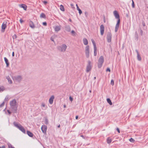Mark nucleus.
Listing matches in <instances>:
<instances>
[{
    "instance_id": "obj_12",
    "label": "nucleus",
    "mask_w": 148,
    "mask_h": 148,
    "mask_svg": "<svg viewBox=\"0 0 148 148\" xmlns=\"http://www.w3.org/2000/svg\"><path fill=\"white\" fill-rule=\"evenodd\" d=\"M41 130L43 133H45L46 132L47 127L45 125H43L41 127Z\"/></svg>"
},
{
    "instance_id": "obj_51",
    "label": "nucleus",
    "mask_w": 148,
    "mask_h": 148,
    "mask_svg": "<svg viewBox=\"0 0 148 148\" xmlns=\"http://www.w3.org/2000/svg\"><path fill=\"white\" fill-rule=\"evenodd\" d=\"M136 52L137 53V55L138 54H139V53H138V51L137 50H136Z\"/></svg>"
},
{
    "instance_id": "obj_49",
    "label": "nucleus",
    "mask_w": 148,
    "mask_h": 148,
    "mask_svg": "<svg viewBox=\"0 0 148 148\" xmlns=\"http://www.w3.org/2000/svg\"><path fill=\"white\" fill-rule=\"evenodd\" d=\"M43 3L45 4H47V2L46 1H43Z\"/></svg>"
},
{
    "instance_id": "obj_21",
    "label": "nucleus",
    "mask_w": 148,
    "mask_h": 148,
    "mask_svg": "<svg viewBox=\"0 0 148 148\" xmlns=\"http://www.w3.org/2000/svg\"><path fill=\"white\" fill-rule=\"evenodd\" d=\"M6 78L7 79V80H8V82L10 84H12V80H11V79L10 78V77L9 76H7L6 77Z\"/></svg>"
},
{
    "instance_id": "obj_59",
    "label": "nucleus",
    "mask_w": 148,
    "mask_h": 148,
    "mask_svg": "<svg viewBox=\"0 0 148 148\" xmlns=\"http://www.w3.org/2000/svg\"><path fill=\"white\" fill-rule=\"evenodd\" d=\"M69 21L70 22H71V21H72V20H71V19H69Z\"/></svg>"
},
{
    "instance_id": "obj_16",
    "label": "nucleus",
    "mask_w": 148,
    "mask_h": 148,
    "mask_svg": "<svg viewBox=\"0 0 148 148\" xmlns=\"http://www.w3.org/2000/svg\"><path fill=\"white\" fill-rule=\"evenodd\" d=\"M64 29L65 30L68 32H70L71 31V28L69 25H65L64 27Z\"/></svg>"
},
{
    "instance_id": "obj_36",
    "label": "nucleus",
    "mask_w": 148,
    "mask_h": 148,
    "mask_svg": "<svg viewBox=\"0 0 148 148\" xmlns=\"http://www.w3.org/2000/svg\"><path fill=\"white\" fill-rule=\"evenodd\" d=\"M111 84L112 86H113L114 84V81L112 79L111 81Z\"/></svg>"
},
{
    "instance_id": "obj_33",
    "label": "nucleus",
    "mask_w": 148,
    "mask_h": 148,
    "mask_svg": "<svg viewBox=\"0 0 148 148\" xmlns=\"http://www.w3.org/2000/svg\"><path fill=\"white\" fill-rule=\"evenodd\" d=\"M9 97L8 96H6L4 100V101H8L9 100Z\"/></svg>"
},
{
    "instance_id": "obj_22",
    "label": "nucleus",
    "mask_w": 148,
    "mask_h": 148,
    "mask_svg": "<svg viewBox=\"0 0 148 148\" xmlns=\"http://www.w3.org/2000/svg\"><path fill=\"white\" fill-rule=\"evenodd\" d=\"M27 134L30 137H32L33 136V133L29 131H27Z\"/></svg>"
},
{
    "instance_id": "obj_43",
    "label": "nucleus",
    "mask_w": 148,
    "mask_h": 148,
    "mask_svg": "<svg viewBox=\"0 0 148 148\" xmlns=\"http://www.w3.org/2000/svg\"><path fill=\"white\" fill-rule=\"evenodd\" d=\"M7 112L9 115H10L11 114V112L9 110H7Z\"/></svg>"
},
{
    "instance_id": "obj_60",
    "label": "nucleus",
    "mask_w": 148,
    "mask_h": 148,
    "mask_svg": "<svg viewBox=\"0 0 148 148\" xmlns=\"http://www.w3.org/2000/svg\"><path fill=\"white\" fill-rule=\"evenodd\" d=\"M76 6H77H77H78V5L77 4H76Z\"/></svg>"
},
{
    "instance_id": "obj_52",
    "label": "nucleus",
    "mask_w": 148,
    "mask_h": 148,
    "mask_svg": "<svg viewBox=\"0 0 148 148\" xmlns=\"http://www.w3.org/2000/svg\"><path fill=\"white\" fill-rule=\"evenodd\" d=\"M12 56L13 57H14V52H13L12 53Z\"/></svg>"
},
{
    "instance_id": "obj_50",
    "label": "nucleus",
    "mask_w": 148,
    "mask_h": 148,
    "mask_svg": "<svg viewBox=\"0 0 148 148\" xmlns=\"http://www.w3.org/2000/svg\"><path fill=\"white\" fill-rule=\"evenodd\" d=\"M116 130L118 133H119L120 132L119 129L118 128H117Z\"/></svg>"
},
{
    "instance_id": "obj_58",
    "label": "nucleus",
    "mask_w": 148,
    "mask_h": 148,
    "mask_svg": "<svg viewBox=\"0 0 148 148\" xmlns=\"http://www.w3.org/2000/svg\"><path fill=\"white\" fill-rule=\"evenodd\" d=\"M60 127V125H58V128Z\"/></svg>"
},
{
    "instance_id": "obj_32",
    "label": "nucleus",
    "mask_w": 148,
    "mask_h": 148,
    "mask_svg": "<svg viewBox=\"0 0 148 148\" xmlns=\"http://www.w3.org/2000/svg\"><path fill=\"white\" fill-rule=\"evenodd\" d=\"M91 41L92 42V43L93 44L94 47H95H95H97L95 43V42L94 41V40L93 39H91Z\"/></svg>"
},
{
    "instance_id": "obj_4",
    "label": "nucleus",
    "mask_w": 148,
    "mask_h": 148,
    "mask_svg": "<svg viewBox=\"0 0 148 148\" xmlns=\"http://www.w3.org/2000/svg\"><path fill=\"white\" fill-rule=\"evenodd\" d=\"M22 76L20 75H18L14 76L13 79L14 81L18 82H20L23 79Z\"/></svg>"
},
{
    "instance_id": "obj_40",
    "label": "nucleus",
    "mask_w": 148,
    "mask_h": 148,
    "mask_svg": "<svg viewBox=\"0 0 148 148\" xmlns=\"http://www.w3.org/2000/svg\"><path fill=\"white\" fill-rule=\"evenodd\" d=\"M41 107H45V104L44 103H42L41 104Z\"/></svg>"
},
{
    "instance_id": "obj_37",
    "label": "nucleus",
    "mask_w": 148,
    "mask_h": 148,
    "mask_svg": "<svg viewBox=\"0 0 148 148\" xmlns=\"http://www.w3.org/2000/svg\"><path fill=\"white\" fill-rule=\"evenodd\" d=\"M17 37L16 35V34H14L12 36V38L13 39H16Z\"/></svg>"
},
{
    "instance_id": "obj_47",
    "label": "nucleus",
    "mask_w": 148,
    "mask_h": 148,
    "mask_svg": "<svg viewBox=\"0 0 148 148\" xmlns=\"http://www.w3.org/2000/svg\"><path fill=\"white\" fill-rule=\"evenodd\" d=\"M20 22L21 23H22L23 22V21L21 19L20 20Z\"/></svg>"
},
{
    "instance_id": "obj_7",
    "label": "nucleus",
    "mask_w": 148,
    "mask_h": 148,
    "mask_svg": "<svg viewBox=\"0 0 148 148\" xmlns=\"http://www.w3.org/2000/svg\"><path fill=\"white\" fill-rule=\"evenodd\" d=\"M85 53L86 56L87 58H88L90 56L89 47L88 45L85 47Z\"/></svg>"
},
{
    "instance_id": "obj_15",
    "label": "nucleus",
    "mask_w": 148,
    "mask_h": 148,
    "mask_svg": "<svg viewBox=\"0 0 148 148\" xmlns=\"http://www.w3.org/2000/svg\"><path fill=\"white\" fill-rule=\"evenodd\" d=\"M54 99V96L53 95H52L49 100V102L50 104H52L53 103V100Z\"/></svg>"
},
{
    "instance_id": "obj_19",
    "label": "nucleus",
    "mask_w": 148,
    "mask_h": 148,
    "mask_svg": "<svg viewBox=\"0 0 148 148\" xmlns=\"http://www.w3.org/2000/svg\"><path fill=\"white\" fill-rule=\"evenodd\" d=\"M29 26L32 28H34L35 27L34 24L32 21H30L29 23Z\"/></svg>"
},
{
    "instance_id": "obj_31",
    "label": "nucleus",
    "mask_w": 148,
    "mask_h": 148,
    "mask_svg": "<svg viewBox=\"0 0 148 148\" xmlns=\"http://www.w3.org/2000/svg\"><path fill=\"white\" fill-rule=\"evenodd\" d=\"M137 59L139 61H140L141 60V58L140 57V55L139 54H138L137 55Z\"/></svg>"
},
{
    "instance_id": "obj_64",
    "label": "nucleus",
    "mask_w": 148,
    "mask_h": 148,
    "mask_svg": "<svg viewBox=\"0 0 148 148\" xmlns=\"http://www.w3.org/2000/svg\"><path fill=\"white\" fill-rule=\"evenodd\" d=\"M90 92H91V90H90Z\"/></svg>"
},
{
    "instance_id": "obj_11",
    "label": "nucleus",
    "mask_w": 148,
    "mask_h": 148,
    "mask_svg": "<svg viewBox=\"0 0 148 148\" xmlns=\"http://www.w3.org/2000/svg\"><path fill=\"white\" fill-rule=\"evenodd\" d=\"M6 23V22H4L3 23L1 26L2 32H4V30L5 29L7 26Z\"/></svg>"
},
{
    "instance_id": "obj_14",
    "label": "nucleus",
    "mask_w": 148,
    "mask_h": 148,
    "mask_svg": "<svg viewBox=\"0 0 148 148\" xmlns=\"http://www.w3.org/2000/svg\"><path fill=\"white\" fill-rule=\"evenodd\" d=\"M113 13L116 18L118 20L119 19H120L119 14H118V12L116 11L115 10L114 11Z\"/></svg>"
},
{
    "instance_id": "obj_8",
    "label": "nucleus",
    "mask_w": 148,
    "mask_h": 148,
    "mask_svg": "<svg viewBox=\"0 0 148 148\" xmlns=\"http://www.w3.org/2000/svg\"><path fill=\"white\" fill-rule=\"evenodd\" d=\"M112 34L110 32H108V33L107 36V41L108 42H110L111 41Z\"/></svg>"
},
{
    "instance_id": "obj_45",
    "label": "nucleus",
    "mask_w": 148,
    "mask_h": 148,
    "mask_svg": "<svg viewBox=\"0 0 148 148\" xmlns=\"http://www.w3.org/2000/svg\"><path fill=\"white\" fill-rule=\"evenodd\" d=\"M0 148H5V145H3L1 147L0 146Z\"/></svg>"
},
{
    "instance_id": "obj_9",
    "label": "nucleus",
    "mask_w": 148,
    "mask_h": 148,
    "mask_svg": "<svg viewBox=\"0 0 148 148\" xmlns=\"http://www.w3.org/2000/svg\"><path fill=\"white\" fill-rule=\"evenodd\" d=\"M120 23V19H119L117 21V23L115 27V32H116L117 31L118 28L119 27V24Z\"/></svg>"
},
{
    "instance_id": "obj_18",
    "label": "nucleus",
    "mask_w": 148,
    "mask_h": 148,
    "mask_svg": "<svg viewBox=\"0 0 148 148\" xmlns=\"http://www.w3.org/2000/svg\"><path fill=\"white\" fill-rule=\"evenodd\" d=\"M19 6L21 8H23L24 10H26L27 9V6L24 4L19 5Z\"/></svg>"
},
{
    "instance_id": "obj_62",
    "label": "nucleus",
    "mask_w": 148,
    "mask_h": 148,
    "mask_svg": "<svg viewBox=\"0 0 148 148\" xmlns=\"http://www.w3.org/2000/svg\"><path fill=\"white\" fill-rule=\"evenodd\" d=\"M96 77H94V79H96Z\"/></svg>"
},
{
    "instance_id": "obj_54",
    "label": "nucleus",
    "mask_w": 148,
    "mask_h": 148,
    "mask_svg": "<svg viewBox=\"0 0 148 148\" xmlns=\"http://www.w3.org/2000/svg\"><path fill=\"white\" fill-rule=\"evenodd\" d=\"M78 118V116H76L75 117V119H77Z\"/></svg>"
},
{
    "instance_id": "obj_3",
    "label": "nucleus",
    "mask_w": 148,
    "mask_h": 148,
    "mask_svg": "<svg viewBox=\"0 0 148 148\" xmlns=\"http://www.w3.org/2000/svg\"><path fill=\"white\" fill-rule=\"evenodd\" d=\"M104 62V59L103 57L102 56H101L99 57L98 60V66L99 68H100L101 67Z\"/></svg>"
},
{
    "instance_id": "obj_57",
    "label": "nucleus",
    "mask_w": 148,
    "mask_h": 148,
    "mask_svg": "<svg viewBox=\"0 0 148 148\" xmlns=\"http://www.w3.org/2000/svg\"><path fill=\"white\" fill-rule=\"evenodd\" d=\"M81 136L83 138H84V137L83 135H81Z\"/></svg>"
},
{
    "instance_id": "obj_2",
    "label": "nucleus",
    "mask_w": 148,
    "mask_h": 148,
    "mask_svg": "<svg viewBox=\"0 0 148 148\" xmlns=\"http://www.w3.org/2000/svg\"><path fill=\"white\" fill-rule=\"evenodd\" d=\"M13 124L14 126L19 129L20 131L22 132L23 133L25 134L26 133L25 130L23 127L20 124H18L17 123L14 122Z\"/></svg>"
},
{
    "instance_id": "obj_27",
    "label": "nucleus",
    "mask_w": 148,
    "mask_h": 148,
    "mask_svg": "<svg viewBox=\"0 0 148 148\" xmlns=\"http://www.w3.org/2000/svg\"><path fill=\"white\" fill-rule=\"evenodd\" d=\"M107 143L108 144L110 143L112 141V139L108 138L107 140Z\"/></svg>"
},
{
    "instance_id": "obj_55",
    "label": "nucleus",
    "mask_w": 148,
    "mask_h": 148,
    "mask_svg": "<svg viewBox=\"0 0 148 148\" xmlns=\"http://www.w3.org/2000/svg\"><path fill=\"white\" fill-rule=\"evenodd\" d=\"M143 26H145V25L144 22H143Z\"/></svg>"
},
{
    "instance_id": "obj_6",
    "label": "nucleus",
    "mask_w": 148,
    "mask_h": 148,
    "mask_svg": "<svg viewBox=\"0 0 148 148\" xmlns=\"http://www.w3.org/2000/svg\"><path fill=\"white\" fill-rule=\"evenodd\" d=\"M92 65L91 64V62L90 61H88V64L86 66V72H88L90 71L91 69Z\"/></svg>"
},
{
    "instance_id": "obj_5",
    "label": "nucleus",
    "mask_w": 148,
    "mask_h": 148,
    "mask_svg": "<svg viewBox=\"0 0 148 148\" xmlns=\"http://www.w3.org/2000/svg\"><path fill=\"white\" fill-rule=\"evenodd\" d=\"M67 46L64 44H62L61 46L57 47L58 50L60 51H65L66 49Z\"/></svg>"
},
{
    "instance_id": "obj_29",
    "label": "nucleus",
    "mask_w": 148,
    "mask_h": 148,
    "mask_svg": "<svg viewBox=\"0 0 148 148\" xmlns=\"http://www.w3.org/2000/svg\"><path fill=\"white\" fill-rule=\"evenodd\" d=\"M40 18H45L46 17V16L44 13H42L40 15Z\"/></svg>"
},
{
    "instance_id": "obj_20",
    "label": "nucleus",
    "mask_w": 148,
    "mask_h": 148,
    "mask_svg": "<svg viewBox=\"0 0 148 148\" xmlns=\"http://www.w3.org/2000/svg\"><path fill=\"white\" fill-rule=\"evenodd\" d=\"M83 42L85 45H86L88 44V41L86 38H84L83 39Z\"/></svg>"
},
{
    "instance_id": "obj_61",
    "label": "nucleus",
    "mask_w": 148,
    "mask_h": 148,
    "mask_svg": "<svg viewBox=\"0 0 148 148\" xmlns=\"http://www.w3.org/2000/svg\"><path fill=\"white\" fill-rule=\"evenodd\" d=\"M64 107L65 108V107H66V106L65 105H64Z\"/></svg>"
},
{
    "instance_id": "obj_53",
    "label": "nucleus",
    "mask_w": 148,
    "mask_h": 148,
    "mask_svg": "<svg viewBox=\"0 0 148 148\" xmlns=\"http://www.w3.org/2000/svg\"><path fill=\"white\" fill-rule=\"evenodd\" d=\"M3 90V89H1V88H0V92L1 91H2Z\"/></svg>"
},
{
    "instance_id": "obj_23",
    "label": "nucleus",
    "mask_w": 148,
    "mask_h": 148,
    "mask_svg": "<svg viewBox=\"0 0 148 148\" xmlns=\"http://www.w3.org/2000/svg\"><path fill=\"white\" fill-rule=\"evenodd\" d=\"M135 40H137L138 39V33L137 32H135Z\"/></svg>"
},
{
    "instance_id": "obj_26",
    "label": "nucleus",
    "mask_w": 148,
    "mask_h": 148,
    "mask_svg": "<svg viewBox=\"0 0 148 148\" xmlns=\"http://www.w3.org/2000/svg\"><path fill=\"white\" fill-rule=\"evenodd\" d=\"M107 102L110 105H112V103L111 102V101L110 99L108 98L107 99Z\"/></svg>"
},
{
    "instance_id": "obj_34",
    "label": "nucleus",
    "mask_w": 148,
    "mask_h": 148,
    "mask_svg": "<svg viewBox=\"0 0 148 148\" xmlns=\"http://www.w3.org/2000/svg\"><path fill=\"white\" fill-rule=\"evenodd\" d=\"M132 143H134L135 141V140L132 138H131L129 140Z\"/></svg>"
},
{
    "instance_id": "obj_30",
    "label": "nucleus",
    "mask_w": 148,
    "mask_h": 148,
    "mask_svg": "<svg viewBox=\"0 0 148 148\" xmlns=\"http://www.w3.org/2000/svg\"><path fill=\"white\" fill-rule=\"evenodd\" d=\"M77 9L80 15L82 13V10L79 9L78 6H77Z\"/></svg>"
},
{
    "instance_id": "obj_25",
    "label": "nucleus",
    "mask_w": 148,
    "mask_h": 148,
    "mask_svg": "<svg viewBox=\"0 0 148 148\" xmlns=\"http://www.w3.org/2000/svg\"><path fill=\"white\" fill-rule=\"evenodd\" d=\"M60 9L62 11H64V6L62 5H61L60 6Z\"/></svg>"
},
{
    "instance_id": "obj_56",
    "label": "nucleus",
    "mask_w": 148,
    "mask_h": 148,
    "mask_svg": "<svg viewBox=\"0 0 148 148\" xmlns=\"http://www.w3.org/2000/svg\"><path fill=\"white\" fill-rule=\"evenodd\" d=\"M45 121H46V124L48 123V120H47V119H46Z\"/></svg>"
},
{
    "instance_id": "obj_63",
    "label": "nucleus",
    "mask_w": 148,
    "mask_h": 148,
    "mask_svg": "<svg viewBox=\"0 0 148 148\" xmlns=\"http://www.w3.org/2000/svg\"><path fill=\"white\" fill-rule=\"evenodd\" d=\"M46 109V108H45L44 109H43V110H45Z\"/></svg>"
},
{
    "instance_id": "obj_44",
    "label": "nucleus",
    "mask_w": 148,
    "mask_h": 148,
    "mask_svg": "<svg viewBox=\"0 0 148 148\" xmlns=\"http://www.w3.org/2000/svg\"><path fill=\"white\" fill-rule=\"evenodd\" d=\"M106 71H108L109 72H110V69L108 68H107V69H106Z\"/></svg>"
},
{
    "instance_id": "obj_46",
    "label": "nucleus",
    "mask_w": 148,
    "mask_h": 148,
    "mask_svg": "<svg viewBox=\"0 0 148 148\" xmlns=\"http://www.w3.org/2000/svg\"><path fill=\"white\" fill-rule=\"evenodd\" d=\"M140 33L141 34V35H142L143 33V31L141 29L140 31Z\"/></svg>"
},
{
    "instance_id": "obj_10",
    "label": "nucleus",
    "mask_w": 148,
    "mask_h": 148,
    "mask_svg": "<svg viewBox=\"0 0 148 148\" xmlns=\"http://www.w3.org/2000/svg\"><path fill=\"white\" fill-rule=\"evenodd\" d=\"M104 27L103 25L101 24L100 26V31L101 35V36L103 35L104 34Z\"/></svg>"
},
{
    "instance_id": "obj_17",
    "label": "nucleus",
    "mask_w": 148,
    "mask_h": 148,
    "mask_svg": "<svg viewBox=\"0 0 148 148\" xmlns=\"http://www.w3.org/2000/svg\"><path fill=\"white\" fill-rule=\"evenodd\" d=\"M4 60L6 64V67H8L9 65V62L7 58L6 57L4 58Z\"/></svg>"
},
{
    "instance_id": "obj_39",
    "label": "nucleus",
    "mask_w": 148,
    "mask_h": 148,
    "mask_svg": "<svg viewBox=\"0 0 148 148\" xmlns=\"http://www.w3.org/2000/svg\"><path fill=\"white\" fill-rule=\"evenodd\" d=\"M132 7L133 8H134L135 7L134 4V2L133 0H132Z\"/></svg>"
},
{
    "instance_id": "obj_42",
    "label": "nucleus",
    "mask_w": 148,
    "mask_h": 148,
    "mask_svg": "<svg viewBox=\"0 0 148 148\" xmlns=\"http://www.w3.org/2000/svg\"><path fill=\"white\" fill-rule=\"evenodd\" d=\"M53 36L52 37H51V38H50V39L51 40L53 41V42H54V39H53Z\"/></svg>"
},
{
    "instance_id": "obj_1",
    "label": "nucleus",
    "mask_w": 148,
    "mask_h": 148,
    "mask_svg": "<svg viewBox=\"0 0 148 148\" xmlns=\"http://www.w3.org/2000/svg\"><path fill=\"white\" fill-rule=\"evenodd\" d=\"M10 109L12 112L14 113H16L17 110V105H16V101L14 99L10 102Z\"/></svg>"
},
{
    "instance_id": "obj_38",
    "label": "nucleus",
    "mask_w": 148,
    "mask_h": 148,
    "mask_svg": "<svg viewBox=\"0 0 148 148\" xmlns=\"http://www.w3.org/2000/svg\"><path fill=\"white\" fill-rule=\"evenodd\" d=\"M42 24L43 25L46 26L47 25V23L46 22H43L42 23Z\"/></svg>"
},
{
    "instance_id": "obj_28",
    "label": "nucleus",
    "mask_w": 148,
    "mask_h": 148,
    "mask_svg": "<svg viewBox=\"0 0 148 148\" xmlns=\"http://www.w3.org/2000/svg\"><path fill=\"white\" fill-rule=\"evenodd\" d=\"M7 145L8 146V148H15L13 146H12L11 144L10 143H7Z\"/></svg>"
},
{
    "instance_id": "obj_35",
    "label": "nucleus",
    "mask_w": 148,
    "mask_h": 148,
    "mask_svg": "<svg viewBox=\"0 0 148 148\" xmlns=\"http://www.w3.org/2000/svg\"><path fill=\"white\" fill-rule=\"evenodd\" d=\"M5 104L4 101L0 105V108L3 107Z\"/></svg>"
},
{
    "instance_id": "obj_24",
    "label": "nucleus",
    "mask_w": 148,
    "mask_h": 148,
    "mask_svg": "<svg viewBox=\"0 0 148 148\" xmlns=\"http://www.w3.org/2000/svg\"><path fill=\"white\" fill-rule=\"evenodd\" d=\"M94 56H96L97 53V47H94Z\"/></svg>"
},
{
    "instance_id": "obj_48",
    "label": "nucleus",
    "mask_w": 148,
    "mask_h": 148,
    "mask_svg": "<svg viewBox=\"0 0 148 148\" xmlns=\"http://www.w3.org/2000/svg\"><path fill=\"white\" fill-rule=\"evenodd\" d=\"M71 33L72 34H75V32L74 30H73L71 31Z\"/></svg>"
},
{
    "instance_id": "obj_13",
    "label": "nucleus",
    "mask_w": 148,
    "mask_h": 148,
    "mask_svg": "<svg viewBox=\"0 0 148 148\" xmlns=\"http://www.w3.org/2000/svg\"><path fill=\"white\" fill-rule=\"evenodd\" d=\"M53 28L54 29L55 31L56 32H59L61 29V26L60 25L59 26H56L53 27Z\"/></svg>"
},
{
    "instance_id": "obj_41",
    "label": "nucleus",
    "mask_w": 148,
    "mask_h": 148,
    "mask_svg": "<svg viewBox=\"0 0 148 148\" xmlns=\"http://www.w3.org/2000/svg\"><path fill=\"white\" fill-rule=\"evenodd\" d=\"M69 99L71 101H73V98L71 96H70L69 97Z\"/></svg>"
}]
</instances>
